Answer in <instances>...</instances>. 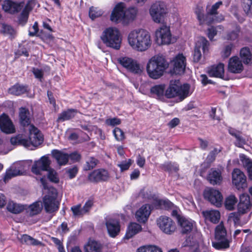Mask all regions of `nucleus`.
<instances>
[{"label": "nucleus", "mask_w": 252, "mask_h": 252, "mask_svg": "<svg viewBox=\"0 0 252 252\" xmlns=\"http://www.w3.org/2000/svg\"><path fill=\"white\" fill-rule=\"evenodd\" d=\"M157 224L160 230L165 234H171L176 229L175 222L169 217L160 216L157 220Z\"/></svg>", "instance_id": "4468645a"}, {"label": "nucleus", "mask_w": 252, "mask_h": 252, "mask_svg": "<svg viewBox=\"0 0 252 252\" xmlns=\"http://www.w3.org/2000/svg\"><path fill=\"white\" fill-rule=\"evenodd\" d=\"M102 14L103 11L98 8L92 7L90 8L89 16L92 20L101 16Z\"/></svg>", "instance_id": "864d4df0"}, {"label": "nucleus", "mask_w": 252, "mask_h": 252, "mask_svg": "<svg viewBox=\"0 0 252 252\" xmlns=\"http://www.w3.org/2000/svg\"><path fill=\"white\" fill-rule=\"evenodd\" d=\"M171 65L173 66L172 73L181 75L185 70L186 59L182 54L177 55L172 61Z\"/></svg>", "instance_id": "f3484780"}, {"label": "nucleus", "mask_w": 252, "mask_h": 252, "mask_svg": "<svg viewBox=\"0 0 252 252\" xmlns=\"http://www.w3.org/2000/svg\"><path fill=\"white\" fill-rule=\"evenodd\" d=\"M24 209V206L15 203L13 201H9L7 205L8 211L13 214L20 213Z\"/></svg>", "instance_id": "ea45409f"}, {"label": "nucleus", "mask_w": 252, "mask_h": 252, "mask_svg": "<svg viewBox=\"0 0 252 252\" xmlns=\"http://www.w3.org/2000/svg\"><path fill=\"white\" fill-rule=\"evenodd\" d=\"M208 73L210 77L221 78L224 74V64L220 63L212 66L208 69Z\"/></svg>", "instance_id": "7c9ffc66"}, {"label": "nucleus", "mask_w": 252, "mask_h": 252, "mask_svg": "<svg viewBox=\"0 0 252 252\" xmlns=\"http://www.w3.org/2000/svg\"><path fill=\"white\" fill-rule=\"evenodd\" d=\"M239 158L243 166L246 169L250 179L252 180V160L244 154H240Z\"/></svg>", "instance_id": "72a5a7b5"}, {"label": "nucleus", "mask_w": 252, "mask_h": 252, "mask_svg": "<svg viewBox=\"0 0 252 252\" xmlns=\"http://www.w3.org/2000/svg\"><path fill=\"white\" fill-rule=\"evenodd\" d=\"M195 13L197 16V19L198 20L200 24H203L205 22H206L207 24H210V22H208L207 21V17H208L207 15H205L204 14V10L202 6L197 5L195 9Z\"/></svg>", "instance_id": "58836bf2"}, {"label": "nucleus", "mask_w": 252, "mask_h": 252, "mask_svg": "<svg viewBox=\"0 0 252 252\" xmlns=\"http://www.w3.org/2000/svg\"><path fill=\"white\" fill-rule=\"evenodd\" d=\"M24 5V2L17 3L11 0H5L3 2L2 7L5 12L14 14L20 11Z\"/></svg>", "instance_id": "aec40b11"}, {"label": "nucleus", "mask_w": 252, "mask_h": 252, "mask_svg": "<svg viewBox=\"0 0 252 252\" xmlns=\"http://www.w3.org/2000/svg\"><path fill=\"white\" fill-rule=\"evenodd\" d=\"M194 47L201 51H202L205 56L209 53V43L205 37H199L196 40Z\"/></svg>", "instance_id": "c756f323"}, {"label": "nucleus", "mask_w": 252, "mask_h": 252, "mask_svg": "<svg viewBox=\"0 0 252 252\" xmlns=\"http://www.w3.org/2000/svg\"><path fill=\"white\" fill-rule=\"evenodd\" d=\"M228 132L231 135L235 138L236 140L234 142V144L238 147H243V146L246 144L247 142L249 141V137L245 138L243 137L242 132L240 131L229 127L228 128Z\"/></svg>", "instance_id": "b1692460"}, {"label": "nucleus", "mask_w": 252, "mask_h": 252, "mask_svg": "<svg viewBox=\"0 0 252 252\" xmlns=\"http://www.w3.org/2000/svg\"><path fill=\"white\" fill-rule=\"evenodd\" d=\"M20 240L21 243H25L27 245H37L38 244L37 240L27 234L22 235Z\"/></svg>", "instance_id": "3c124183"}, {"label": "nucleus", "mask_w": 252, "mask_h": 252, "mask_svg": "<svg viewBox=\"0 0 252 252\" xmlns=\"http://www.w3.org/2000/svg\"><path fill=\"white\" fill-rule=\"evenodd\" d=\"M43 204L46 212L52 213L57 211L59 207V202L57 200L56 191L51 195H46L43 198Z\"/></svg>", "instance_id": "2eb2a0df"}, {"label": "nucleus", "mask_w": 252, "mask_h": 252, "mask_svg": "<svg viewBox=\"0 0 252 252\" xmlns=\"http://www.w3.org/2000/svg\"><path fill=\"white\" fill-rule=\"evenodd\" d=\"M202 57L201 51L194 47V52L193 54V60L194 62H199Z\"/></svg>", "instance_id": "69168bd1"}, {"label": "nucleus", "mask_w": 252, "mask_h": 252, "mask_svg": "<svg viewBox=\"0 0 252 252\" xmlns=\"http://www.w3.org/2000/svg\"><path fill=\"white\" fill-rule=\"evenodd\" d=\"M192 92L188 84L180 85L179 80H171L168 88L165 91V95L167 98L179 96L181 100L189 96Z\"/></svg>", "instance_id": "423d86ee"}, {"label": "nucleus", "mask_w": 252, "mask_h": 252, "mask_svg": "<svg viewBox=\"0 0 252 252\" xmlns=\"http://www.w3.org/2000/svg\"><path fill=\"white\" fill-rule=\"evenodd\" d=\"M19 175V172L15 170L14 167L12 166L5 172L3 178V181L5 183L8 182L12 178Z\"/></svg>", "instance_id": "c03bdc74"}, {"label": "nucleus", "mask_w": 252, "mask_h": 252, "mask_svg": "<svg viewBox=\"0 0 252 252\" xmlns=\"http://www.w3.org/2000/svg\"><path fill=\"white\" fill-rule=\"evenodd\" d=\"M107 229L109 235L115 237L118 234L120 230L119 222L114 220H111L106 222Z\"/></svg>", "instance_id": "c85d7f7f"}, {"label": "nucleus", "mask_w": 252, "mask_h": 252, "mask_svg": "<svg viewBox=\"0 0 252 252\" xmlns=\"http://www.w3.org/2000/svg\"><path fill=\"white\" fill-rule=\"evenodd\" d=\"M251 202L249 195L243 193L240 196V202L238 205V213L243 214L250 211Z\"/></svg>", "instance_id": "412c9836"}, {"label": "nucleus", "mask_w": 252, "mask_h": 252, "mask_svg": "<svg viewBox=\"0 0 252 252\" xmlns=\"http://www.w3.org/2000/svg\"><path fill=\"white\" fill-rule=\"evenodd\" d=\"M233 47V45L231 43L225 45L221 52L222 57L223 58L228 57L231 54Z\"/></svg>", "instance_id": "052dcab7"}, {"label": "nucleus", "mask_w": 252, "mask_h": 252, "mask_svg": "<svg viewBox=\"0 0 252 252\" xmlns=\"http://www.w3.org/2000/svg\"><path fill=\"white\" fill-rule=\"evenodd\" d=\"M31 10V8L29 7V5L27 4L19 16V21L20 23L24 25L27 22L29 17V12Z\"/></svg>", "instance_id": "49530a36"}, {"label": "nucleus", "mask_w": 252, "mask_h": 252, "mask_svg": "<svg viewBox=\"0 0 252 252\" xmlns=\"http://www.w3.org/2000/svg\"><path fill=\"white\" fill-rule=\"evenodd\" d=\"M29 34L31 36H35L38 32V23L35 22L33 26L29 29Z\"/></svg>", "instance_id": "338daca9"}, {"label": "nucleus", "mask_w": 252, "mask_h": 252, "mask_svg": "<svg viewBox=\"0 0 252 252\" xmlns=\"http://www.w3.org/2000/svg\"><path fill=\"white\" fill-rule=\"evenodd\" d=\"M142 226L136 222H131L127 226L124 239H129L142 230Z\"/></svg>", "instance_id": "cd10ccee"}, {"label": "nucleus", "mask_w": 252, "mask_h": 252, "mask_svg": "<svg viewBox=\"0 0 252 252\" xmlns=\"http://www.w3.org/2000/svg\"><path fill=\"white\" fill-rule=\"evenodd\" d=\"M237 202V198L234 195H230L225 199L224 202L225 207L228 210H232L234 209Z\"/></svg>", "instance_id": "79ce46f5"}, {"label": "nucleus", "mask_w": 252, "mask_h": 252, "mask_svg": "<svg viewBox=\"0 0 252 252\" xmlns=\"http://www.w3.org/2000/svg\"><path fill=\"white\" fill-rule=\"evenodd\" d=\"M125 5L123 2L118 3L114 7L110 17L112 22L119 23L124 18L128 20L134 19L137 13V10L135 7H130L125 10Z\"/></svg>", "instance_id": "0eeeda50"}, {"label": "nucleus", "mask_w": 252, "mask_h": 252, "mask_svg": "<svg viewBox=\"0 0 252 252\" xmlns=\"http://www.w3.org/2000/svg\"><path fill=\"white\" fill-rule=\"evenodd\" d=\"M13 166L15 170L19 171V175H22L28 167V162L27 161H21L15 163Z\"/></svg>", "instance_id": "a18cd8bd"}, {"label": "nucleus", "mask_w": 252, "mask_h": 252, "mask_svg": "<svg viewBox=\"0 0 252 252\" xmlns=\"http://www.w3.org/2000/svg\"><path fill=\"white\" fill-rule=\"evenodd\" d=\"M77 113V110L74 109H69L63 111L59 115L57 122L60 123L69 120L74 118Z\"/></svg>", "instance_id": "473e14b6"}, {"label": "nucleus", "mask_w": 252, "mask_h": 252, "mask_svg": "<svg viewBox=\"0 0 252 252\" xmlns=\"http://www.w3.org/2000/svg\"><path fill=\"white\" fill-rule=\"evenodd\" d=\"M98 163V160L94 157H89L86 161L85 169L86 170H91L94 168Z\"/></svg>", "instance_id": "5fc2aeb1"}, {"label": "nucleus", "mask_w": 252, "mask_h": 252, "mask_svg": "<svg viewBox=\"0 0 252 252\" xmlns=\"http://www.w3.org/2000/svg\"><path fill=\"white\" fill-rule=\"evenodd\" d=\"M52 155L60 166L66 165L68 161L69 155L62 151L53 150Z\"/></svg>", "instance_id": "bb28decb"}, {"label": "nucleus", "mask_w": 252, "mask_h": 252, "mask_svg": "<svg viewBox=\"0 0 252 252\" xmlns=\"http://www.w3.org/2000/svg\"><path fill=\"white\" fill-rule=\"evenodd\" d=\"M162 170L167 171L170 172H176L178 170V166L174 163L167 162L162 164L160 166Z\"/></svg>", "instance_id": "8fccbe9b"}, {"label": "nucleus", "mask_w": 252, "mask_h": 252, "mask_svg": "<svg viewBox=\"0 0 252 252\" xmlns=\"http://www.w3.org/2000/svg\"><path fill=\"white\" fill-rule=\"evenodd\" d=\"M228 70L233 73H240L243 70V65L241 61L237 56L231 57L228 62Z\"/></svg>", "instance_id": "4be33fe9"}, {"label": "nucleus", "mask_w": 252, "mask_h": 252, "mask_svg": "<svg viewBox=\"0 0 252 252\" xmlns=\"http://www.w3.org/2000/svg\"><path fill=\"white\" fill-rule=\"evenodd\" d=\"M127 40L130 47L139 52L146 51L152 43L150 33L143 29L131 31L128 35Z\"/></svg>", "instance_id": "7ed1b4c3"}, {"label": "nucleus", "mask_w": 252, "mask_h": 252, "mask_svg": "<svg viewBox=\"0 0 252 252\" xmlns=\"http://www.w3.org/2000/svg\"><path fill=\"white\" fill-rule=\"evenodd\" d=\"M71 210L72 211L73 215L75 217H81L85 214L81 205L80 204L72 206L71 208Z\"/></svg>", "instance_id": "13d9d810"}, {"label": "nucleus", "mask_w": 252, "mask_h": 252, "mask_svg": "<svg viewBox=\"0 0 252 252\" xmlns=\"http://www.w3.org/2000/svg\"><path fill=\"white\" fill-rule=\"evenodd\" d=\"M108 173L107 170L99 169L94 170L88 176L89 180L92 182H98L107 180Z\"/></svg>", "instance_id": "5701e85b"}, {"label": "nucleus", "mask_w": 252, "mask_h": 252, "mask_svg": "<svg viewBox=\"0 0 252 252\" xmlns=\"http://www.w3.org/2000/svg\"><path fill=\"white\" fill-rule=\"evenodd\" d=\"M169 64L162 56H155L148 61L146 70L149 76L154 79L160 78L168 68Z\"/></svg>", "instance_id": "20e7f679"}, {"label": "nucleus", "mask_w": 252, "mask_h": 252, "mask_svg": "<svg viewBox=\"0 0 252 252\" xmlns=\"http://www.w3.org/2000/svg\"><path fill=\"white\" fill-rule=\"evenodd\" d=\"M132 160L131 159H128L122 161L120 163L118 164V166L120 168L122 172L127 170L129 169L132 164Z\"/></svg>", "instance_id": "680f3d73"}, {"label": "nucleus", "mask_w": 252, "mask_h": 252, "mask_svg": "<svg viewBox=\"0 0 252 252\" xmlns=\"http://www.w3.org/2000/svg\"><path fill=\"white\" fill-rule=\"evenodd\" d=\"M240 32V27L236 26L235 30L228 33L227 38L228 40H235L237 39L239 36Z\"/></svg>", "instance_id": "4d7b16f0"}, {"label": "nucleus", "mask_w": 252, "mask_h": 252, "mask_svg": "<svg viewBox=\"0 0 252 252\" xmlns=\"http://www.w3.org/2000/svg\"><path fill=\"white\" fill-rule=\"evenodd\" d=\"M222 150V148L220 147L219 148L216 147L211 151L209 155H208L206 160L208 162H212L215 160L217 155L220 153Z\"/></svg>", "instance_id": "603ef678"}, {"label": "nucleus", "mask_w": 252, "mask_h": 252, "mask_svg": "<svg viewBox=\"0 0 252 252\" xmlns=\"http://www.w3.org/2000/svg\"><path fill=\"white\" fill-rule=\"evenodd\" d=\"M222 4L221 1H218L214 4L210 10L208 11V16L213 15L217 14L218 9Z\"/></svg>", "instance_id": "0e129e2a"}, {"label": "nucleus", "mask_w": 252, "mask_h": 252, "mask_svg": "<svg viewBox=\"0 0 252 252\" xmlns=\"http://www.w3.org/2000/svg\"><path fill=\"white\" fill-rule=\"evenodd\" d=\"M136 252H162L161 249L155 245L141 246L137 249Z\"/></svg>", "instance_id": "37998d69"}, {"label": "nucleus", "mask_w": 252, "mask_h": 252, "mask_svg": "<svg viewBox=\"0 0 252 252\" xmlns=\"http://www.w3.org/2000/svg\"><path fill=\"white\" fill-rule=\"evenodd\" d=\"M201 234L200 232L196 231L194 236H189L186 240L187 243L190 246L191 252H200L198 248V243L201 241Z\"/></svg>", "instance_id": "393cba45"}, {"label": "nucleus", "mask_w": 252, "mask_h": 252, "mask_svg": "<svg viewBox=\"0 0 252 252\" xmlns=\"http://www.w3.org/2000/svg\"><path fill=\"white\" fill-rule=\"evenodd\" d=\"M178 223L181 228L182 233L186 234L192 231V235L190 236L191 237L194 236L195 232L197 231L195 228V222L194 221L185 217H179Z\"/></svg>", "instance_id": "a211bd4d"}, {"label": "nucleus", "mask_w": 252, "mask_h": 252, "mask_svg": "<svg viewBox=\"0 0 252 252\" xmlns=\"http://www.w3.org/2000/svg\"><path fill=\"white\" fill-rule=\"evenodd\" d=\"M32 72L36 78L38 79L40 81L41 80L43 76V71L42 70L37 68H33Z\"/></svg>", "instance_id": "774afa93"}, {"label": "nucleus", "mask_w": 252, "mask_h": 252, "mask_svg": "<svg viewBox=\"0 0 252 252\" xmlns=\"http://www.w3.org/2000/svg\"><path fill=\"white\" fill-rule=\"evenodd\" d=\"M113 134L118 141H122L125 138L124 131L119 127H115L113 130Z\"/></svg>", "instance_id": "6e6d98bb"}, {"label": "nucleus", "mask_w": 252, "mask_h": 252, "mask_svg": "<svg viewBox=\"0 0 252 252\" xmlns=\"http://www.w3.org/2000/svg\"><path fill=\"white\" fill-rule=\"evenodd\" d=\"M118 63L127 70L135 74H140L142 69L137 61L128 57H121L118 59Z\"/></svg>", "instance_id": "f8f14e48"}, {"label": "nucleus", "mask_w": 252, "mask_h": 252, "mask_svg": "<svg viewBox=\"0 0 252 252\" xmlns=\"http://www.w3.org/2000/svg\"><path fill=\"white\" fill-rule=\"evenodd\" d=\"M100 39L107 47L115 50L120 49L122 44V37L119 31L116 28L109 27L105 29Z\"/></svg>", "instance_id": "39448f33"}, {"label": "nucleus", "mask_w": 252, "mask_h": 252, "mask_svg": "<svg viewBox=\"0 0 252 252\" xmlns=\"http://www.w3.org/2000/svg\"><path fill=\"white\" fill-rule=\"evenodd\" d=\"M0 128L6 134L13 133L15 132L14 125L8 116L5 114L0 116Z\"/></svg>", "instance_id": "6ab92c4d"}, {"label": "nucleus", "mask_w": 252, "mask_h": 252, "mask_svg": "<svg viewBox=\"0 0 252 252\" xmlns=\"http://www.w3.org/2000/svg\"><path fill=\"white\" fill-rule=\"evenodd\" d=\"M232 182L238 189H244L247 186L246 176L238 168L234 169L232 171Z\"/></svg>", "instance_id": "dca6fc26"}, {"label": "nucleus", "mask_w": 252, "mask_h": 252, "mask_svg": "<svg viewBox=\"0 0 252 252\" xmlns=\"http://www.w3.org/2000/svg\"><path fill=\"white\" fill-rule=\"evenodd\" d=\"M105 123L108 126H115L121 123V120L118 118H109L106 120Z\"/></svg>", "instance_id": "e2e57ef3"}, {"label": "nucleus", "mask_w": 252, "mask_h": 252, "mask_svg": "<svg viewBox=\"0 0 252 252\" xmlns=\"http://www.w3.org/2000/svg\"><path fill=\"white\" fill-rule=\"evenodd\" d=\"M165 85L164 84L157 85L152 87L150 90V92L152 95L157 97L159 99L163 98L165 93Z\"/></svg>", "instance_id": "f704fd0d"}, {"label": "nucleus", "mask_w": 252, "mask_h": 252, "mask_svg": "<svg viewBox=\"0 0 252 252\" xmlns=\"http://www.w3.org/2000/svg\"><path fill=\"white\" fill-rule=\"evenodd\" d=\"M210 184L215 185L219 184L222 181L221 172L219 169H211L207 177Z\"/></svg>", "instance_id": "a878e982"}, {"label": "nucleus", "mask_w": 252, "mask_h": 252, "mask_svg": "<svg viewBox=\"0 0 252 252\" xmlns=\"http://www.w3.org/2000/svg\"><path fill=\"white\" fill-rule=\"evenodd\" d=\"M204 217L214 223H217L220 219V213L217 210H207L202 212Z\"/></svg>", "instance_id": "2f4dec72"}, {"label": "nucleus", "mask_w": 252, "mask_h": 252, "mask_svg": "<svg viewBox=\"0 0 252 252\" xmlns=\"http://www.w3.org/2000/svg\"><path fill=\"white\" fill-rule=\"evenodd\" d=\"M0 32L10 37H13L16 33L15 31L11 26L4 24L2 25Z\"/></svg>", "instance_id": "09e8293b"}, {"label": "nucleus", "mask_w": 252, "mask_h": 252, "mask_svg": "<svg viewBox=\"0 0 252 252\" xmlns=\"http://www.w3.org/2000/svg\"><path fill=\"white\" fill-rule=\"evenodd\" d=\"M165 203V201L159 199L157 197L153 199L152 204H145L142 205L135 212V217L138 222L141 223H145L148 220L152 210L154 209H158Z\"/></svg>", "instance_id": "6e6552de"}, {"label": "nucleus", "mask_w": 252, "mask_h": 252, "mask_svg": "<svg viewBox=\"0 0 252 252\" xmlns=\"http://www.w3.org/2000/svg\"><path fill=\"white\" fill-rule=\"evenodd\" d=\"M149 13L154 22L161 23L164 22L167 13L166 5L162 1H157L152 4Z\"/></svg>", "instance_id": "1a4fd4ad"}, {"label": "nucleus", "mask_w": 252, "mask_h": 252, "mask_svg": "<svg viewBox=\"0 0 252 252\" xmlns=\"http://www.w3.org/2000/svg\"><path fill=\"white\" fill-rule=\"evenodd\" d=\"M216 242L212 243L213 246L218 250L226 249L229 247V242L226 237V231L222 223H220L215 230Z\"/></svg>", "instance_id": "9b49d317"}, {"label": "nucleus", "mask_w": 252, "mask_h": 252, "mask_svg": "<svg viewBox=\"0 0 252 252\" xmlns=\"http://www.w3.org/2000/svg\"><path fill=\"white\" fill-rule=\"evenodd\" d=\"M240 57L245 64L252 63V56L250 49L247 47L242 48L240 52Z\"/></svg>", "instance_id": "e433bc0d"}, {"label": "nucleus", "mask_w": 252, "mask_h": 252, "mask_svg": "<svg viewBox=\"0 0 252 252\" xmlns=\"http://www.w3.org/2000/svg\"><path fill=\"white\" fill-rule=\"evenodd\" d=\"M155 40L158 45H168L175 42L176 38L172 35L169 27L162 25L156 31Z\"/></svg>", "instance_id": "9d476101"}, {"label": "nucleus", "mask_w": 252, "mask_h": 252, "mask_svg": "<svg viewBox=\"0 0 252 252\" xmlns=\"http://www.w3.org/2000/svg\"><path fill=\"white\" fill-rule=\"evenodd\" d=\"M203 195L205 199L216 207L221 206L223 197L218 190L211 188H207L204 190Z\"/></svg>", "instance_id": "ddd939ff"}, {"label": "nucleus", "mask_w": 252, "mask_h": 252, "mask_svg": "<svg viewBox=\"0 0 252 252\" xmlns=\"http://www.w3.org/2000/svg\"><path fill=\"white\" fill-rule=\"evenodd\" d=\"M252 0H242V7L245 13L252 16Z\"/></svg>", "instance_id": "de8ad7c7"}, {"label": "nucleus", "mask_w": 252, "mask_h": 252, "mask_svg": "<svg viewBox=\"0 0 252 252\" xmlns=\"http://www.w3.org/2000/svg\"><path fill=\"white\" fill-rule=\"evenodd\" d=\"M218 30H222V27L221 26H219L217 27H212L208 29V36L211 40L217 34Z\"/></svg>", "instance_id": "bf43d9fd"}, {"label": "nucleus", "mask_w": 252, "mask_h": 252, "mask_svg": "<svg viewBox=\"0 0 252 252\" xmlns=\"http://www.w3.org/2000/svg\"><path fill=\"white\" fill-rule=\"evenodd\" d=\"M51 161L46 156L42 157L39 160L35 161L32 166V172L37 176L36 180H39L44 189L48 188L47 179L44 171H47L48 178L50 181L57 183L59 181L58 175L55 170L50 168Z\"/></svg>", "instance_id": "f03ea898"}, {"label": "nucleus", "mask_w": 252, "mask_h": 252, "mask_svg": "<svg viewBox=\"0 0 252 252\" xmlns=\"http://www.w3.org/2000/svg\"><path fill=\"white\" fill-rule=\"evenodd\" d=\"M27 87L16 84L9 88V93L15 95H20L26 92Z\"/></svg>", "instance_id": "a19ab883"}, {"label": "nucleus", "mask_w": 252, "mask_h": 252, "mask_svg": "<svg viewBox=\"0 0 252 252\" xmlns=\"http://www.w3.org/2000/svg\"><path fill=\"white\" fill-rule=\"evenodd\" d=\"M19 117L20 124L24 127L23 131L12 137L11 144L14 146L22 145L27 148L41 144L43 141V135L36 127L31 124L29 111L25 108H21Z\"/></svg>", "instance_id": "f257e3e1"}, {"label": "nucleus", "mask_w": 252, "mask_h": 252, "mask_svg": "<svg viewBox=\"0 0 252 252\" xmlns=\"http://www.w3.org/2000/svg\"><path fill=\"white\" fill-rule=\"evenodd\" d=\"M85 252H101L102 246L97 241L89 240L84 247Z\"/></svg>", "instance_id": "c9c22d12"}, {"label": "nucleus", "mask_w": 252, "mask_h": 252, "mask_svg": "<svg viewBox=\"0 0 252 252\" xmlns=\"http://www.w3.org/2000/svg\"><path fill=\"white\" fill-rule=\"evenodd\" d=\"M42 209V203L40 201H36L28 207L27 212L30 216H34L39 214Z\"/></svg>", "instance_id": "4c0bfd02"}]
</instances>
